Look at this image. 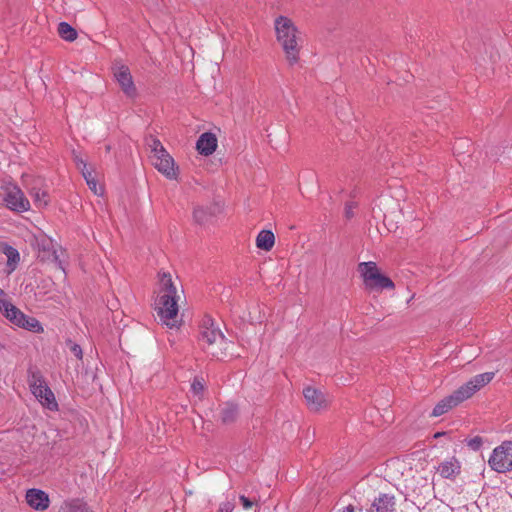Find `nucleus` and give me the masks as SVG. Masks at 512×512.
I'll return each mask as SVG.
<instances>
[{
    "instance_id": "nucleus-1",
    "label": "nucleus",
    "mask_w": 512,
    "mask_h": 512,
    "mask_svg": "<svg viewBox=\"0 0 512 512\" xmlns=\"http://www.w3.org/2000/svg\"><path fill=\"white\" fill-rule=\"evenodd\" d=\"M178 300L179 295L171 275L166 272L160 273L159 291L155 301V309L160 321L171 329L179 326Z\"/></svg>"
},
{
    "instance_id": "nucleus-2",
    "label": "nucleus",
    "mask_w": 512,
    "mask_h": 512,
    "mask_svg": "<svg viewBox=\"0 0 512 512\" xmlns=\"http://www.w3.org/2000/svg\"><path fill=\"white\" fill-rule=\"evenodd\" d=\"M199 343L208 355L217 360L234 356V353L230 351L234 344L225 338L222 331L209 316H205L201 322Z\"/></svg>"
},
{
    "instance_id": "nucleus-3",
    "label": "nucleus",
    "mask_w": 512,
    "mask_h": 512,
    "mask_svg": "<svg viewBox=\"0 0 512 512\" xmlns=\"http://www.w3.org/2000/svg\"><path fill=\"white\" fill-rule=\"evenodd\" d=\"M494 372H485L475 375L468 382L460 386L452 394L440 400L431 412L432 417H439L452 408L458 406L473 396L478 390L487 385L494 378Z\"/></svg>"
},
{
    "instance_id": "nucleus-4",
    "label": "nucleus",
    "mask_w": 512,
    "mask_h": 512,
    "mask_svg": "<svg viewBox=\"0 0 512 512\" xmlns=\"http://www.w3.org/2000/svg\"><path fill=\"white\" fill-rule=\"evenodd\" d=\"M275 31L277 40L281 44L287 60L290 64H295L299 59L300 50L297 28L289 18L279 16L275 19Z\"/></svg>"
},
{
    "instance_id": "nucleus-5",
    "label": "nucleus",
    "mask_w": 512,
    "mask_h": 512,
    "mask_svg": "<svg viewBox=\"0 0 512 512\" xmlns=\"http://www.w3.org/2000/svg\"><path fill=\"white\" fill-rule=\"evenodd\" d=\"M359 272L363 278L365 287L369 290H391L395 287L393 281L380 272L375 262L369 261L360 263Z\"/></svg>"
},
{
    "instance_id": "nucleus-6",
    "label": "nucleus",
    "mask_w": 512,
    "mask_h": 512,
    "mask_svg": "<svg viewBox=\"0 0 512 512\" xmlns=\"http://www.w3.org/2000/svg\"><path fill=\"white\" fill-rule=\"evenodd\" d=\"M28 384L32 394L44 407L51 411L58 409L54 393L48 387L44 377L39 371H33L29 374Z\"/></svg>"
},
{
    "instance_id": "nucleus-7",
    "label": "nucleus",
    "mask_w": 512,
    "mask_h": 512,
    "mask_svg": "<svg viewBox=\"0 0 512 512\" xmlns=\"http://www.w3.org/2000/svg\"><path fill=\"white\" fill-rule=\"evenodd\" d=\"M1 188L3 190V202L9 210L17 213L30 210V202L19 186L9 182Z\"/></svg>"
},
{
    "instance_id": "nucleus-8",
    "label": "nucleus",
    "mask_w": 512,
    "mask_h": 512,
    "mask_svg": "<svg viewBox=\"0 0 512 512\" xmlns=\"http://www.w3.org/2000/svg\"><path fill=\"white\" fill-rule=\"evenodd\" d=\"M0 312L14 325L33 332H39L42 327L37 319L28 317L11 302H1Z\"/></svg>"
},
{
    "instance_id": "nucleus-9",
    "label": "nucleus",
    "mask_w": 512,
    "mask_h": 512,
    "mask_svg": "<svg viewBox=\"0 0 512 512\" xmlns=\"http://www.w3.org/2000/svg\"><path fill=\"white\" fill-rule=\"evenodd\" d=\"M488 464L497 473L512 471V441H504L495 447L488 459Z\"/></svg>"
},
{
    "instance_id": "nucleus-10",
    "label": "nucleus",
    "mask_w": 512,
    "mask_h": 512,
    "mask_svg": "<svg viewBox=\"0 0 512 512\" xmlns=\"http://www.w3.org/2000/svg\"><path fill=\"white\" fill-rule=\"evenodd\" d=\"M303 396L308 409L312 412H319L326 409L331 401L328 394L313 386L305 387L303 389Z\"/></svg>"
},
{
    "instance_id": "nucleus-11",
    "label": "nucleus",
    "mask_w": 512,
    "mask_h": 512,
    "mask_svg": "<svg viewBox=\"0 0 512 512\" xmlns=\"http://www.w3.org/2000/svg\"><path fill=\"white\" fill-rule=\"evenodd\" d=\"M152 164L166 178L173 180L177 178V168L174 159L169 155L167 150L159 154L151 155Z\"/></svg>"
},
{
    "instance_id": "nucleus-12",
    "label": "nucleus",
    "mask_w": 512,
    "mask_h": 512,
    "mask_svg": "<svg viewBox=\"0 0 512 512\" xmlns=\"http://www.w3.org/2000/svg\"><path fill=\"white\" fill-rule=\"evenodd\" d=\"M113 73L122 91L128 97H135L137 94V90L134 85L133 78L129 68L123 64H116L113 68Z\"/></svg>"
},
{
    "instance_id": "nucleus-13",
    "label": "nucleus",
    "mask_w": 512,
    "mask_h": 512,
    "mask_svg": "<svg viewBox=\"0 0 512 512\" xmlns=\"http://www.w3.org/2000/svg\"><path fill=\"white\" fill-rule=\"evenodd\" d=\"M25 498L28 505L38 511L46 510L50 504L48 494L36 488L27 490Z\"/></svg>"
},
{
    "instance_id": "nucleus-14",
    "label": "nucleus",
    "mask_w": 512,
    "mask_h": 512,
    "mask_svg": "<svg viewBox=\"0 0 512 512\" xmlns=\"http://www.w3.org/2000/svg\"><path fill=\"white\" fill-rule=\"evenodd\" d=\"M217 148V138L211 132H205L200 135L196 142L197 151L204 156H209L215 152Z\"/></svg>"
},
{
    "instance_id": "nucleus-15",
    "label": "nucleus",
    "mask_w": 512,
    "mask_h": 512,
    "mask_svg": "<svg viewBox=\"0 0 512 512\" xmlns=\"http://www.w3.org/2000/svg\"><path fill=\"white\" fill-rule=\"evenodd\" d=\"M373 512H394L395 497L389 494H380L373 504Z\"/></svg>"
},
{
    "instance_id": "nucleus-16",
    "label": "nucleus",
    "mask_w": 512,
    "mask_h": 512,
    "mask_svg": "<svg viewBox=\"0 0 512 512\" xmlns=\"http://www.w3.org/2000/svg\"><path fill=\"white\" fill-rule=\"evenodd\" d=\"M438 472L441 477L446 479L455 477L460 473V464L455 459L442 462L438 467Z\"/></svg>"
},
{
    "instance_id": "nucleus-17",
    "label": "nucleus",
    "mask_w": 512,
    "mask_h": 512,
    "mask_svg": "<svg viewBox=\"0 0 512 512\" xmlns=\"http://www.w3.org/2000/svg\"><path fill=\"white\" fill-rule=\"evenodd\" d=\"M275 243V237L272 231L262 230L256 237V246L264 251H270Z\"/></svg>"
},
{
    "instance_id": "nucleus-18",
    "label": "nucleus",
    "mask_w": 512,
    "mask_h": 512,
    "mask_svg": "<svg viewBox=\"0 0 512 512\" xmlns=\"http://www.w3.org/2000/svg\"><path fill=\"white\" fill-rule=\"evenodd\" d=\"M59 512H92V511L85 502H83L79 499H73V500L64 502L61 505Z\"/></svg>"
},
{
    "instance_id": "nucleus-19",
    "label": "nucleus",
    "mask_w": 512,
    "mask_h": 512,
    "mask_svg": "<svg viewBox=\"0 0 512 512\" xmlns=\"http://www.w3.org/2000/svg\"><path fill=\"white\" fill-rule=\"evenodd\" d=\"M30 195L33 197L34 203L37 207H46L49 203V197L46 190L33 187L29 190Z\"/></svg>"
},
{
    "instance_id": "nucleus-20",
    "label": "nucleus",
    "mask_w": 512,
    "mask_h": 512,
    "mask_svg": "<svg viewBox=\"0 0 512 512\" xmlns=\"http://www.w3.org/2000/svg\"><path fill=\"white\" fill-rule=\"evenodd\" d=\"M58 33L62 39L69 42H72L77 38L76 30L67 22L59 23Z\"/></svg>"
},
{
    "instance_id": "nucleus-21",
    "label": "nucleus",
    "mask_w": 512,
    "mask_h": 512,
    "mask_svg": "<svg viewBox=\"0 0 512 512\" xmlns=\"http://www.w3.org/2000/svg\"><path fill=\"white\" fill-rule=\"evenodd\" d=\"M4 253L7 256L8 273H11L16 269V266L20 260L19 252L15 248L8 246L6 247Z\"/></svg>"
},
{
    "instance_id": "nucleus-22",
    "label": "nucleus",
    "mask_w": 512,
    "mask_h": 512,
    "mask_svg": "<svg viewBox=\"0 0 512 512\" xmlns=\"http://www.w3.org/2000/svg\"><path fill=\"white\" fill-rule=\"evenodd\" d=\"M238 415V408L235 404L227 403L221 410V419L224 423H232Z\"/></svg>"
},
{
    "instance_id": "nucleus-23",
    "label": "nucleus",
    "mask_w": 512,
    "mask_h": 512,
    "mask_svg": "<svg viewBox=\"0 0 512 512\" xmlns=\"http://www.w3.org/2000/svg\"><path fill=\"white\" fill-rule=\"evenodd\" d=\"M212 215L213 213L211 212L210 208L205 207H197L194 209L193 212V218L195 222H197L200 225L208 223Z\"/></svg>"
},
{
    "instance_id": "nucleus-24",
    "label": "nucleus",
    "mask_w": 512,
    "mask_h": 512,
    "mask_svg": "<svg viewBox=\"0 0 512 512\" xmlns=\"http://www.w3.org/2000/svg\"><path fill=\"white\" fill-rule=\"evenodd\" d=\"M147 145L151 150V155L159 154L166 150L160 140L152 136L147 140Z\"/></svg>"
},
{
    "instance_id": "nucleus-25",
    "label": "nucleus",
    "mask_w": 512,
    "mask_h": 512,
    "mask_svg": "<svg viewBox=\"0 0 512 512\" xmlns=\"http://www.w3.org/2000/svg\"><path fill=\"white\" fill-rule=\"evenodd\" d=\"M88 187L95 195L101 196L104 192V189L102 186L98 185L96 179H90L87 183Z\"/></svg>"
},
{
    "instance_id": "nucleus-26",
    "label": "nucleus",
    "mask_w": 512,
    "mask_h": 512,
    "mask_svg": "<svg viewBox=\"0 0 512 512\" xmlns=\"http://www.w3.org/2000/svg\"><path fill=\"white\" fill-rule=\"evenodd\" d=\"M482 444H483L482 438L479 436L471 438L467 441L468 447H470L474 451L479 450L481 448Z\"/></svg>"
},
{
    "instance_id": "nucleus-27",
    "label": "nucleus",
    "mask_w": 512,
    "mask_h": 512,
    "mask_svg": "<svg viewBox=\"0 0 512 512\" xmlns=\"http://www.w3.org/2000/svg\"><path fill=\"white\" fill-rule=\"evenodd\" d=\"M234 507L235 505L233 500H227L220 503L218 512H233Z\"/></svg>"
},
{
    "instance_id": "nucleus-28",
    "label": "nucleus",
    "mask_w": 512,
    "mask_h": 512,
    "mask_svg": "<svg viewBox=\"0 0 512 512\" xmlns=\"http://www.w3.org/2000/svg\"><path fill=\"white\" fill-rule=\"evenodd\" d=\"M191 389L195 394H199L204 390V384L201 379L195 378L191 384Z\"/></svg>"
},
{
    "instance_id": "nucleus-29",
    "label": "nucleus",
    "mask_w": 512,
    "mask_h": 512,
    "mask_svg": "<svg viewBox=\"0 0 512 512\" xmlns=\"http://www.w3.org/2000/svg\"><path fill=\"white\" fill-rule=\"evenodd\" d=\"M67 345L69 346L71 352L78 358V359H82V356H83V353H82V349L81 347L78 345V344H75L71 341H69L67 343Z\"/></svg>"
},
{
    "instance_id": "nucleus-30",
    "label": "nucleus",
    "mask_w": 512,
    "mask_h": 512,
    "mask_svg": "<svg viewBox=\"0 0 512 512\" xmlns=\"http://www.w3.org/2000/svg\"><path fill=\"white\" fill-rule=\"evenodd\" d=\"M239 500H240V502H241V504H242V506H243V508L245 510L251 509L254 506V504H255L254 500L249 499V498H247L244 495H240L239 496Z\"/></svg>"
},
{
    "instance_id": "nucleus-31",
    "label": "nucleus",
    "mask_w": 512,
    "mask_h": 512,
    "mask_svg": "<svg viewBox=\"0 0 512 512\" xmlns=\"http://www.w3.org/2000/svg\"><path fill=\"white\" fill-rule=\"evenodd\" d=\"M356 208V204L354 202L347 203L345 206V215L346 217L352 218L354 216V209Z\"/></svg>"
},
{
    "instance_id": "nucleus-32",
    "label": "nucleus",
    "mask_w": 512,
    "mask_h": 512,
    "mask_svg": "<svg viewBox=\"0 0 512 512\" xmlns=\"http://www.w3.org/2000/svg\"><path fill=\"white\" fill-rule=\"evenodd\" d=\"M74 161L79 170L84 171L87 168V164L84 162L82 158L75 156Z\"/></svg>"
},
{
    "instance_id": "nucleus-33",
    "label": "nucleus",
    "mask_w": 512,
    "mask_h": 512,
    "mask_svg": "<svg viewBox=\"0 0 512 512\" xmlns=\"http://www.w3.org/2000/svg\"><path fill=\"white\" fill-rule=\"evenodd\" d=\"M81 172H82L84 179L86 180V183H88V181H90V179H95L92 172L90 170H88L87 168Z\"/></svg>"
},
{
    "instance_id": "nucleus-34",
    "label": "nucleus",
    "mask_w": 512,
    "mask_h": 512,
    "mask_svg": "<svg viewBox=\"0 0 512 512\" xmlns=\"http://www.w3.org/2000/svg\"><path fill=\"white\" fill-rule=\"evenodd\" d=\"M50 245H51V241L50 240H43L41 247H42V249L44 251H46V250H49V246Z\"/></svg>"
},
{
    "instance_id": "nucleus-35",
    "label": "nucleus",
    "mask_w": 512,
    "mask_h": 512,
    "mask_svg": "<svg viewBox=\"0 0 512 512\" xmlns=\"http://www.w3.org/2000/svg\"><path fill=\"white\" fill-rule=\"evenodd\" d=\"M441 435H442V433L438 432V433H436V434H435V437H436V438H437V437H441Z\"/></svg>"
}]
</instances>
